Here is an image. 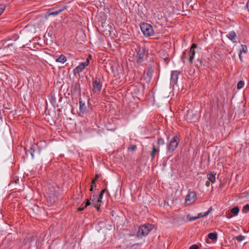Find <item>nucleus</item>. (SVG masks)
<instances>
[{
    "instance_id": "c9c22d12",
    "label": "nucleus",
    "mask_w": 249,
    "mask_h": 249,
    "mask_svg": "<svg viewBox=\"0 0 249 249\" xmlns=\"http://www.w3.org/2000/svg\"><path fill=\"white\" fill-rule=\"evenodd\" d=\"M97 196H94V195H93V198H91H91H90V200H91V201H92V199H93V200H94V202H96V201L97 200L96 199V198H97Z\"/></svg>"
},
{
    "instance_id": "7ed1b4c3",
    "label": "nucleus",
    "mask_w": 249,
    "mask_h": 249,
    "mask_svg": "<svg viewBox=\"0 0 249 249\" xmlns=\"http://www.w3.org/2000/svg\"><path fill=\"white\" fill-rule=\"evenodd\" d=\"M66 9V6L60 8L59 5H57L53 8L49 9L47 13V16L48 17L51 16H56Z\"/></svg>"
},
{
    "instance_id": "c756f323",
    "label": "nucleus",
    "mask_w": 249,
    "mask_h": 249,
    "mask_svg": "<svg viewBox=\"0 0 249 249\" xmlns=\"http://www.w3.org/2000/svg\"><path fill=\"white\" fill-rule=\"evenodd\" d=\"M136 148L137 146L135 145H131L128 148L129 150H131L132 151H135L136 149Z\"/></svg>"
},
{
    "instance_id": "423d86ee",
    "label": "nucleus",
    "mask_w": 249,
    "mask_h": 249,
    "mask_svg": "<svg viewBox=\"0 0 249 249\" xmlns=\"http://www.w3.org/2000/svg\"><path fill=\"white\" fill-rule=\"evenodd\" d=\"M145 55V49L143 47L139 48L136 55V61L138 63H141L143 61Z\"/></svg>"
},
{
    "instance_id": "6ab92c4d",
    "label": "nucleus",
    "mask_w": 249,
    "mask_h": 249,
    "mask_svg": "<svg viewBox=\"0 0 249 249\" xmlns=\"http://www.w3.org/2000/svg\"><path fill=\"white\" fill-rule=\"evenodd\" d=\"M208 236L211 240H215L217 238V234L216 232H211L208 234Z\"/></svg>"
},
{
    "instance_id": "f8f14e48",
    "label": "nucleus",
    "mask_w": 249,
    "mask_h": 249,
    "mask_svg": "<svg viewBox=\"0 0 249 249\" xmlns=\"http://www.w3.org/2000/svg\"><path fill=\"white\" fill-rule=\"evenodd\" d=\"M180 71H173L171 75V81L174 84L177 83Z\"/></svg>"
},
{
    "instance_id": "4c0bfd02",
    "label": "nucleus",
    "mask_w": 249,
    "mask_h": 249,
    "mask_svg": "<svg viewBox=\"0 0 249 249\" xmlns=\"http://www.w3.org/2000/svg\"><path fill=\"white\" fill-rule=\"evenodd\" d=\"M210 185V181H207L206 182V185L207 186V187H209Z\"/></svg>"
},
{
    "instance_id": "0eeeda50",
    "label": "nucleus",
    "mask_w": 249,
    "mask_h": 249,
    "mask_svg": "<svg viewBox=\"0 0 249 249\" xmlns=\"http://www.w3.org/2000/svg\"><path fill=\"white\" fill-rule=\"evenodd\" d=\"M196 199V195L195 192H191L187 195L185 198V203L187 205H190L195 202Z\"/></svg>"
},
{
    "instance_id": "f704fd0d",
    "label": "nucleus",
    "mask_w": 249,
    "mask_h": 249,
    "mask_svg": "<svg viewBox=\"0 0 249 249\" xmlns=\"http://www.w3.org/2000/svg\"><path fill=\"white\" fill-rule=\"evenodd\" d=\"M91 185H93V187H96L95 179H93L92 180Z\"/></svg>"
},
{
    "instance_id": "2eb2a0df",
    "label": "nucleus",
    "mask_w": 249,
    "mask_h": 249,
    "mask_svg": "<svg viewBox=\"0 0 249 249\" xmlns=\"http://www.w3.org/2000/svg\"><path fill=\"white\" fill-rule=\"evenodd\" d=\"M79 104H80V110L81 113L84 114L86 112V106L85 103H83L80 98L79 99Z\"/></svg>"
},
{
    "instance_id": "5701e85b",
    "label": "nucleus",
    "mask_w": 249,
    "mask_h": 249,
    "mask_svg": "<svg viewBox=\"0 0 249 249\" xmlns=\"http://www.w3.org/2000/svg\"><path fill=\"white\" fill-rule=\"evenodd\" d=\"M248 49L246 45H241V49H240V53H246L247 52Z\"/></svg>"
},
{
    "instance_id": "9b49d317",
    "label": "nucleus",
    "mask_w": 249,
    "mask_h": 249,
    "mask_svg": "<svg viewBox=\"0 0 249 249\" xmlns=\"http://www.w3.org/2000/svg\"><path fill=\"white\" fill-rule=\"evenodd\" d=\"M88 65H89V62H83V63H80V64L79 65L77 66L73 70V73L74 74L79 73V72L82 71L85 68V67L86 66H87Z\"/></svg>"
},
{
    "instance_id": "aec40b11",
    "label": "nucleus",
    "mask_w": 249,
    "mask_h": 249,
    "mask_svg": "<svg viewBox=\"0 0 249 249\" xmlns=\"http://www.w3.org/2000/svg\"><path fill=\"white\" fill-rule=\"evenodd\" d=\"M212 208L210 207L209 209L204 214H202L201 213H198L197 215V218L198 219L207 215L212 211Z\"/></svg>"
},
{
    "instance_id": "ddd939ff",
    "label": "nucleus",
    "mask_w": 249,
    "mask_h": 249,
    "mask_svg": "<svg viewBox=\"0 0 249 249\" xmlns=\"http://www.w3.org/2000/svg\"><path fill=\"white\" fill-rule=\"evenodd\" d=\"M160 152V150L158 148L156 147V146L154 144H153L152 150L150 153V156L152 159H153L155 157V154L156 153H159Z\"/></svg>"
},
{
    "instance_id": "ea45409f",
    "label": "nucleus",
    "mask_w": 249,
    "mask_h": 249,
    "mask_svg": "<svg viewBox=\"0 0 249 249\" xmlns=\"http://www.w3.org/2000/svg\"><path fill=\"white\" fill-rule=\"evenodd\" d=\"M99 178V175L96 174L95 175V178L93 179H95V181Z\"/></svg>"
},
{
    "instance_id": "20e7f679",
    "label": "nucleus",
    "mask_w": 249,
    "mask_h": 249,
    "mask_svg": "<svg viewBox=\"0 0 249 249\" xmlns=\"http://www.w3.org/2000/svg\"><path fill=\"white\" fill-rule=\"evenodd\" d=\"M179 142V139L178 136L173 137L167 146V150L168 152H173L178 147Z\"/></svg>"
},
{
    "instance_id": "1a4fd4ad",
    "label": "nucleus",
    "mask_w": 249,
    "mask_h": 249,
    "mask_svg": "<svg viewBox=\"0 0 249 249\" xmlns=\"http://www.w3.org/2000/svg\"><path fill=\"white\" fill-rule=\"evenodd\" d=\"M154 71V68L152 67H149L147 68L145 74L144 75L145 79L146 80V82L147 83L151 81Z\"/></svg>"
},
{
    "instance_id": "39448f33",
    "label": "nucleus",
    "mask_w": 249,
    "mask_h": 249,
    "mask_svg": "<svg viewBox=\"0 0 249 249\" xmlns=\"http://www.w3.org/2000/svg\"><path fill=\"white\" fill-rule=\"evenodd\" d=\"M92 90L94 93H99L101 90L102 85L99 77H95L92 81Z\"/></svg>"
},
{
    "instance_id": "bb28decb",
    "label": "nucleus",
    "mask_w": 249,
    "mask_h": 249,
    "mask_svg": "<svg viewBox=\"0 0 249 249\" xmlns=\"http://www.w3.org/2000/svg\"><path fill=\"white\" fill-rule=\"evenodd\" d=\"M235 239L238 241V242H241L245 239V236L242 235H238L237 236L235 237Z\"/></svg>"
},
{
    "instance_id": "a19ab883",
    "label": "nucleus",
    "mask_w": 249,
    "mask_h": 249,
    "mask_svg": "<svg viewBox=\"0 0 249 249\" xmlns=\"http://www.w3.org/2000/svg\"><path fill=\"white\" fill-rule=\"evenodd\" d=\"M106 190H107L106 189H104L102 190L101 191V192H100V193H102V194L104 195V193L106 191Z\"/></svg>"
},
{
    "instance_id": "37998d69",
    "label": "nucleus",
    "mask_w": 249,
    "mask_h": 249,
    "mask_svg": "<svg viewBox=\"0 0 249 249\" xmlns=\"http://www.w3.org/2000/svg\"><path fill=\"white\" fill-rule=\"evenodd\" d=\"M93 188H94V187H93V185H91V186H90V191H93Z\"/></svg>"
},
{
    "instance_id": "393cba45",
    "label": "nucleus",
    "mask_w": 249,
    "mask_h": 249,
    "mask_svg": "<svg viewBox=\"0 0 249 249\" xmlns=\"http://www.w3.org/2000/svg\"><path fill=\"white\" fill-rule=\"evenodd\" d=\"M242 211L244 213H247L249 212V204L245 205L242 209Z\"/></svg>"
},
{
    "instance_id": "7c9ffc66",
    "label": "nucleus",
    "mask_w": 249,
    "mask_h": 249,
    "mask_svg": "<svg viewBox=\"0 0 249 249\" xmlns=\"http://www.w3.org/2000/svg\"><path fill=\"white\" fill-rule=\"evenodd\" d=\"M198 248H199V247L197 245L194 244V245H192L191 246H190V247L189 248V249H198Z\"/></svg>"
},
{
    "instance_id": "e433bc0d",
    "label": "nucleus",
    "mask_w": 249,
    "mask_h": 249,
    "mask_svg": "<svg viewBox=\"0 0 249 249\" xmlns=\"http://www.w3.org/2000/svg\"><path fill=\"white\" fill-rule=\"evenodd\" d=\"M246 6H247V8L248 11H249V0H248V2L247 3Z\"/></svg>"
},
{
    "instance_id": "9d476101",
    "label": "nucleus",
    "mask_w": 249,
    "mask_h": 249,
    "mask_svg": "<svg viewBox=\"0 0 249 249\" xmlns=\"http://www.w3.org/2000/svg\"><path fill=\"white\" fill-rule=\"evenodd\" d=\"M103 194L102 193H100L99 196L97 198V200L96 202H94V200H92V205L96 208L97 211H99L100 210V206L101 203V199L103 198Z\"/></svg>"
},
{
    "instance_id": "f257e3e1",
    "label": "nucleus",
    "mask_w": 249,
    "mask_h": 249,
    "mask_svg": "<svg viewBox=\"0 0 249 249\" xmlns=\"http://www.w3.org/2000/svg\"><path fill=\"white\" fill-rule=\"evenodd\" d=\"M153 229V226L151 224H147L141 226L137 232L138 237L142 238L148 235L150 231Z\"/></svg>"
},
{
    "instance_id": "58836bf2",
    "label": "nucleus",
    "mask_w": 249,
    "mask_h": 249,
    "mask_svg": "<svg viewBox=\"0 0 249 249\" xmlns=\"http://www.w3.org/2000/svg\"><path fill=\"white\" fill-rule=\"evenodd\" d=\"M91 58V57H88L87 58V60H86V61L85 62H89V59Z\"/></svg>"
},
{
    "instance_id": "72a5a7b5",
    "label": "nucleus",
    "mask_w": 249,
    "mask_h": 249,
    "mask_svg": "<svg viewBox=\"0 0 249 249\" xmlns=\"http://www.w3.org/2000/svg\"><path fill=\"white\" fill-rule=\"evenodd\" d=\"M82 206H83V204H82L81 206L78 208V211H82L84 210L85 207V206L83 207Z\"/></svg>"
},
{
    "instance_id": "2f4dec72",
    "label": "nucleus",
    "mask_w": 249,
    "mask_h": 249,
    "mask_svg": "<svg viewBox=\"0 0 249 249\" xmlns=\"http://www.w3.org/2000/svg\"><path fill=\"white\" fill-rule=\"evenodd\" d=\"M18 180V178L17 176H15L13 178V181H11V183H13L14 182L17 183V181Z\"/></svg>"
},
{
    "instance_id": "c03bdc74",
    "label": "nucleus",
    "mask_w": 249,
    "mask_h": 249,
    "mask_svg": "<svg viewBox=\"0 0 249 249\" xmlns=\"http://www.w3.org/2000/svg\"><path fill=\"white\" fill-rule=\"evenodd\" d=\"M232 216V215H230V216H228V217L229 218H231Z\"/></svg>"
},
{
    "instance_id": "cd10ccee",
    "label": "nucleus",
    "mask_w": 249,
    "mask_h": 249,
    "mask_svg": "<svg viewBox=\"0 0 249 249\" xmlns=\"http://www.w3.org/2000/svg\"><path fill=\"white\" fill-rule=\"evenodd\" d=\"M5 9V6L4 4H0V16L2 14Z\"/></svg>"
},
{
    "instance_id": "a878e982",
    "label": "nucleus",
    "mask_w": 249,
    "mask_h": 249,
    "mask_svg": "<svg viewBox=\"0 0 249 249\" xmlns=\"http://www.w3.org/2000/svg\"><path fill=\"white\" fill-rule=\"evenodd\" d=\"M164 141L162 138H159L157 142V144L158 146H160V145H163L164 144Z\"/></svg>"
},
{
    "instance_id": "c85d7f7f",
    "label": "nucleus",
    "mask_w": 249,
    "mask_h": 249,
    "mask_svg": "<svg viewBox=\"0 0 249 249\" xmlns=\"http://www.w3.org/2000/svg\"><path fill=\"white\" fill-rule=\"evenodd\" d=\"M187 58V54L185 51H184L182 53V56H181V59L182 60L183 62L185 63V60Z\"/></svg>"
},
{
    "instance_id": "6e6552de",
    "label": "nucleus",
    "mask_w": 249,
    "mask_h": 249,
    "mask_svg": "<svg viewBox=\"0 0 249 249\" xmlns=\"http://www.w3.org/2000/svg\"><path fill=\"white\" fill-rule=\"evenodd\" d=\"M197 47L196 44L193 43L190 47V51L189 52V63L192 64L193 62V59L196 54L195 49Z\"/></svg>"
},
{
    "instance_id": "412c9836",
    "label": "nucleus",
    "mask_w": 249,
    "mask_h": 249,
    "mask_svg": "<svg viewBox=\"0 0 249 249\" xmlns=\"http://www.w3.org/2000/svg\"><path fill=\"white\" fill-rule=\"evenodd\" d=\"M239 211V209L238 207H235L232 208L231 210V212L234 215L238 214Z\"/></svg>"
},
{
    "instance_id": "f3484780",
    "label": "nucleus",
    "mask_w": 249,
    "mask_h": 249,
    "mask_svg": "<svg viewBox=\"0 0 249 249\" xmlns=\"http://www.w3.org/2000/svg\"><path fill=\"white\" fill-rule=\"evenodd\" d=\"M67 61V58L65 56L61 54L56 59V62L64 63Z\"/></svg>"
},
{
    "instance_id": "79ce46f5",
    "label": "nucleus",
    "mask_w": 249,
    "mask_h": 249,
    "mask_svg": "<svg viewBox=\"0 0 249 249\" xmlns=\"http://www.w3.org/2000/svg\"><path fill=\"white\" fill-rule=\"evenodd\" d=\"M241 53H240L239 54V58H240V60H241V61H242V56H241Z\"/></svg>"
},
{
    "instance_id": "a211bd4d",
    "label": "nucleus",
    "mask_w": 249,
    "mask_h": 249,
    "mask_svg": "<svg viewBox=\"0 0 249 249\" xmlns=\"http://www.w3.org/2000/svg\"><path fill=\"white\" fill-rule=\"evenodd\" d=\"M208 179L212 183H214L215 181V177L213 174L211 173L208 174L207 175Z\"/></svg>"
},
{
    "instance_id": "f03ea898",
    "label": "nucleus",
    "mask_w": 249,
    "mask_h": 249,
    "mask_svg": "<svg viewBox=\"0 0 249 249\" xmlns=\"http://www.w3.org/2000/svg\"><path fill=\"white\" fill-rule=\"evenodd\" d=\"M141 29L143 35L149 37L155 35L154 29L151 25L147 23H142L140 25Z\"/></svg>"
},
{
    "instance_id": "b1692460",
    "label": "nucleus",
    "mask_w": 249,
    "mask_h": 249,
    "mask_svg": "<svg viewBox=\"0 0 249 249\" xmlns=\"http://www.w3.org/2000/svg\"><path fill=\"white\" fill-rule=\"evenodd\" d=\"M187 218L189 221H192L198 219L197 216H191L190 215H187Z\"/></svg>"
},
{
    "instance_id": "4be33fe9",
    "label": "nucleus",
    "mask_w": 249,
    "mask_h": 249,
    "mask_svg": "<svg viewBox=\"0 0 249 249\" xmlns=\"http://www.w3.org/2000/svg\"><path fill=\"white\" fill-rule=\"evenodd\" d=\"M244 84H245V83H244V81H242V80L240 81L238 83L237 85V89H242L244 87Z\"/></svg>"
},
{
    "instance_id": "dca6fc26",
    "label": "nucleus",
    "mask_w": 249,
    "mask_h": 249,
    "mask_svg": "<svg viewBox=\"0 0 249 249\" xmlns=\"http://www.w3.org/2000/svg\"><path fill=\"white\" fill-rule=\"evenodd\" d=\"M36 147V145H32L30 147V149L28 151L26 152V155H28V153H29L31 155L32 157L33 158L34 157V153H35V151Z\"/></svg>"
},
{
    "instance_id": "473e14b6",
    "label": "nucleus",
    "mask_w": 249,
    "mask_h": 249,
    "mask_svg": "<svg viewBox=\"0 0 249 249\" xmlns=\"http://www.w3.org/2000/svg\"><path fill=\"white\" fill-rule=\"evenodd\" d=\"M91 200L90 199H87V201L86 203V205H85V207H86L89 205H90V204H92V202H90V201Z\"/></svg>"
},
{
    "instance_id": "4468645a",
    "label": "nucleus",
    "mask_w": 249,
    "mask_h": 249,
    "mask_svg": "<svg viewBox=\"0 0 249 249\" xmlns=\"http://www.w3.org/2000/svg\"><path fill=\"white\" fill-rule=\"evenodd\" d=\"M228 37L233 42H236V34L234 31H231L227 35Z\"/></svg>"
}]
</instances>
